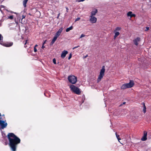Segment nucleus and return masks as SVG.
<instances>
[{"instance_id": "f257e3e1", "label": "nucleus", "mask_w": 151, "mask_h": 151, "mask_svg": "<svg viewBox=\"0 0 151 151\" xmlns=\"http://www.w3.org/2000/svg\"><path fill=\"white\" fill-rule=\"evenodd\" d=\"M7 136L11 150L12 151H16L17 145L20 142V139L12 133H9Z\"/></svg>"}, {"instance_id": "f03ea898", "label": "nucleus", "mask_w": 151, "mask_h": 151, "mask_svg": "<svg viewBox=\"0 0 151 151\" xmlns=\"http://www.w3.org/2000/svg\"><path fill=\"white\" fill-rule=\"evenodd\" d=\"M0 12L3 14L4 15V19H13V16L11 15L8 16L9 12L6 9V7L4 6H1L0 7Z\"/></svg>"}, {"instance_id": "7ed1b4c3", "label": "nucleus", "mask_w": 151, "mask_h": 151, "mask_svg": "<svg viewBox=\"0 0 151 151\" xmlns=\"http://www.w3.org/2000/svg\"><path fill=\"white\" fill-rule=\"evenodd\" d=\"M71 91L73 93L78 95H79L81 93L80 90L74 85H71L70 86Z\"/></svg>"}, {"instance_id": "20e7f679", "label": "nucleus", "mask_w": 151, "mask_h": 151, "mask_svg": "<svg viewBox=\"0 0 151 151\" xmlns=\"http://www.w3.org/2000/svg\"><path fill=\"white\" fill-rule=\"evenodd\" d=\"M105 70V66H103L100 70L99 74V75L98 78L97 80V82H99L101 80L102 78L104 76Z\"/></svg>"}, {"instance_id": "39448f33", "label": "nucleus", "mask_w": 151, "mask_h": 151, "mask_svg": "<svg viewBox=\"0 0 151 151\" xmlns=\"http://www.w3.org/2000/svg\"><path fill=\"white\" fill-rule=\"evenodd\" d=\"M68 80L70 83L72 84H75L77 80V77L73 75H70L68 77Z\"/></svg>"}, {"instance_id": "423d86ee", "label": "nucleus", "mask_w": 151, "mask_h": 151, "mask_svg": "<svg viewBox=\"0 0 151 151\" xmlns=\"http://www.w3.org/2000/svg\"><path fill=\"white\" fill-rule=\"evenodd\" d=\"M7 125V124L6 122V121L0 120V126H1V129H3L5 128Z\"/></svg>"}, {"instance_id": "0eeeda50", "label": "nucleus", "mask_w": 151, "mask_h": 151, "mask_svg": "<svg viewBox=\"0 0 151 151\" xmlns=\"http://www.w3.org/2000/svg\"><path fill=\"white\" fill-rule=\"evenodd\" d=\"M89 21L91 23H95L97 21V18L94 16H90Z\"/></svg>"}, {"instance_id": "6e6552de", "label": "nucleus", "mask_w": 151, "mask_h": 151, "mask_svg": "<svg viewBox=\"0 0 151 151\" xmlns=\"http://www.w3.org/2000/svg\"><path fill=\"white\" fill-rule=\"evenodd\" d=\"M68 53V52L66 50H64L62 52L61 55V57L62 58H65L66 55Z\"/></svg>"}, {"instance_id": "1a4fd4ad", "label": "nucleus", "mask_w": 151, "mask_h": 151, "mask_svg": "<svg viewBox=\"0 0 151 151\" xmlns=\"http://www.w3.org/2000/svg\"><path fill=\"white\" fill-rule=\"evenodd\" d=\"M128 88L132 87L133 86L134 83L132 81H131L129 83H126Z\"/></svg>"}, {"instance_id": "9d476101", "label": "nucleus", "mask_w": 151, "mask_h": 151, "mask_svg": "<svg viewBox=\"0 0 151 151\" xmlns=\"http://www.w3.org/2000/svg\"><path fill=\"white\" fill-rule=\"evenodd\" d=\"M147 132L146 131H144V135L141 138V140L142 141H145L147 139Z\"/></svg>"}, {"instance_id": "9b49d317", "label": "nucleus", "mask_w": 151, "mask_h": 151, "mask_svg": "<svg viewBox=\"0 0 151 151\" xmlns=\"http://www.w3.org/2000/svg\"><path fill=\"white\" fill-rule=\"evenodd\" d=\"M13 43L12 42H7L4 43L3 44V45L6 47H10L11 46L13 45Z\"/></svg>"}, {"instance_id": "f8f14e48", "label": "nucleus", "mask_w": 151, "mask_h": 151, "mask_svg": "<svg viewBox=\"0 0 151 151\" xmlns=\"http://www.w3.org/2000/svg\"><path fill=\"white\" fill-rule=\"evenodd\" d=\"M63 30V28H60L56 33L55 36L58 37L60 35V33H61Z\"/></svg>"}, {"instance_id": "ddd939ff", "label": "nucleus", "mask_w": 151, "mask_h": 151, "mask_svg": "<svg viewBox=\"0 0 151 151\" xmlns=\"http://www.w3.org/2000/svg\"><path fill=\"white\" fill-rule=\"evenodd\" d=\"M97 10L96 9H94L93 11L91 12V14L90 16H94L96 14L97 12Z\"/></svg>"}, {"instance_id": "4468645a", "label": "nucleus", "mask_w": 151, "mask_h": 151, "mask_svg": "<svg viewBox=\"0 0 151 151\" xmlns=\"http://www.w3.org/2000/svg\"><path fill=\"white\" fill-rule=\"evenodd\" d=\"M140 40V38L139 37H137L136 39L134 40L133 42L134 44L136 45H138V42Z\"/></svg>"}, {"instance_id": "2eb2a0df", "label": "nucleus", "mask_w": 151, "mask_h": 151, "mask_svg": "<svg viewBox=\"0 0 151 151\" xmlns=\"http://www.w3.org/2000/svg\"><path fill=\"white\" fill-rule=\"evenodd\" d=\"M127 15L128 16H130L131 17H135V15L134 14H132V12H129L127 13Z\"/></svg>"}, {"instance_id": "dca6fc26", "label": "nucleus", "mask_w": 151, "mask_h": 151, "mask_svg": "<svg viewBox=\"0 0 151 151\" xmlns=\"http://www.w3.org/2000/svg\"><path fill=\"white\" fill-rule=\"evenodd\" d=\"M57 38H58V37H57L56 36H55L54 37H53V39H52V40L51 41V42L50 43L51 45H52L54 44V43L55 41L57 40Z\"/></svg>"}, {"instance_id": "f3484780", "label": "nucleus", "mask_w": 151, "mask_h": 151, "mask_svg": "<svg viewBox=\"0 0 151 151\" xmlns=\"http://www.w3.org/2000/svg\"><path fill=\"white\" fill-rule=\"evenodd\" d=\"M121 88L122 89H124L128 88L126 83L123 84L121 86Z\"/></svg>"}, {"instance_id": "a211bd4d", "label": "nucleus", "mask_w": 151, "mask_h": 151, "mask_svg": "<svg viewBox=\"0 0 151 151\" xmlns=\"http://www.w3.org/2000/svg\"><path fill=\"white\" fill-rule=\"evenodd\" d=\"M28 1V0H23V4L24 7L26 6V4Z\"/></svg>"}, {"instance_id": "6ab92c4d", "label": "nucleus", "mask_w": 151, "mask_h": 151, "mask_svg": "<svg viewBox=\"0 0 151 151\" xmlns=\"http://www.w3.org/2000/svg\"><path fill=\"white\" fill-rule=\"evenodd\" d=\"M73 29V27L72 26H71L70 27L67 28L66 29V31L67 32H68L70 30L72 29Z\"/></svg>"}, {"instance_id": "aec40b11", "label": "nucleus", "mask_w": 151, "mask_h": 151, "mask_svg": "<svg viewBox=\"0 0 151 151\" xmlns=\"http://www.w3.org/2000/svg\"><path fill=\"white\" fill-rule=\"evenodd\" d=\"M119 35V32H115V35L114 36V39H115L116 37L118 36Z\"/></svg>"}, {"instance_id": "412c9836", "label": "nucleus", "mask_w": 151, "mask_h": 151, "mask_svg": "<svg viewBox=\"0 0 151 151\" xmlns=\"http://www.w3.org/2000/svg\"><path fill=\"white\" fill-rule=\"evenodd\" d=\"M116 137L117 139L118 140H119L121 139L119 138V136L117 134V133H115Z\"/></svg>"}, {"instance_id": "4be33fe9", "label": "nucleus", "mask_w": 151, "mask_h": 151, "mask_svg": "<svg viewBox=\"0 0 151 151\" xmlns=\"http://www.w3.org/2000/svg\"><path fill=\"white\" fill-rule=\"evenodd\" d=\"M144 104V106L143 107V111L144 113H145L146 112V107H145V105L144 104Z\"/></svg>"}, {"instance_id": "5701e85b", "label": "nucleus", "mask_w": 151, "mask_h": 151, "mask_svg": "<svg viewBox=\"0 0 151 151\" xmlns=\"http://www.w3.org/2000/svg\"><path fill=\"white\" fill-rule=\"evenodd\" d=\"M121 29V28L119 27H116V31H119Z\"/></svg>"}, {"instance_id": "b1692460", "label": "nucleus", "mask_w": 151, "mask_h": 151, "mask_svg": "<svg viewBox=\"0 0 151 151\" xmlns=\"http://www.w3.org/2000/svg\"><path fill=\"white\" fill-rule=\"evenodd\" d=\"M53 62L54 64H56V60L55 58L53 59Z\"/></svg>"}, {"instance_id": "393cba45", "label": "nucleus", "mask_w": 151, "mask_h": 151, "mask_svg": "<svg viewBox=\"0 0 151 151\" xmlns=\"http://www.w3.org/2000/svg\"><path fill=\"white\" fill-rule=\"evenodd\" d=\"M3 37L2 35L0 34V41L3 40Z\"/></svg>"}, {"instance_id": "a878e982", "label": "nucleus", "mask_w": 151, "mask_h": 151, "mask_svg": "<svg viewBox=\"0 0 151 151\" xmlns=\"http://www.w3.org/2000/svg\"><path fill=\"white\" fill-rule=\"evenodd\" d=\"M25 17V16L24 15H23L22 16V19L21 20V22L22 23V20H23V19Z\"/></svg>"}, {"instance_id": "bb28decb", "label": "nucleus", "mask_w": 151, "mask_h": 151, "mask_svg": "<svg viewBox=\"0 0 151 151\" xmlns=\"http://www.w3.org/2000/svg\"><path fill=\"white\" fill-rule=\"evenodd\" d=\"M80 19V17H78L77 18H76V20H75V22H76L78 21Z\"/></svg>"}, {"instance_id": "cd10ccee", "label": "nucleus", "mask_w": 151, "mask_h": 151, "mask_svg": "<svg viewBox=\"0 0 151 151\" xmlns=\"http://www.w3.org/2000/svg\"><path fill=\"white\" fill-rule=\"evenodd\" d=\"M85 36V35H84L83 34H82L81 35V36L80 37V38H82L83 37H84Z\"/></svg>"}, {"instance_id": "c85d7f7f", "label": "nucleus", "mask_w": 151, "mask_h": 151, "mask_svg": "<svg viewBox=\"0 0 151 151\" xmlns=\"http://www.w3.org/2000/svg\"><path fill=\"white\" fill-rule=\"evenodd\" d=\"M72 57V55H71V53H70L69 55V56L68 58V60H70L71 58Z\"/></svg>"}, {"instance_id": "c756f323", "label": "nucleus", "mask_w": 151, "mask_h": 151, "mask_svg": "<svg viewBox=\"0 0 151 151\" xmlns=\"http://www.w3.org/2000/svg\"><path fill=\"white\" fill-rule=\"evenodd\" d=\"M37 49L35 47L34 48V51L35 52H37Z\"/></svg>"}, {"instance_id": "7c9ffc66", "label": "nucleus", "mask_w": 151, "mask_h": 151, "mask_svg": "<svg viewBox=\"0 0 151 151\" xmlns=\"http://www.w3.org/2000/svg\"><path fill=\"white\" fill-rule=\"evenodd\" d=\"M79 46H76V47H74L73 48V50H74V49H75V48H76L77 47H79Z\"/></svg>"}, {"instance_id": "2f4dec72", "label": "nucleus", "mask_w": 151, "mask_h": 151, "mask_svg": "<svg viewBox=\"0 0 151 151\" xmlns=\"http://www.w3.org/2000/svg\"><path fill=\"white\" fill-rule=\"evenodd\" d=\"M149 29V27H147L146 28V29H145V31H147Z\"/></svg>"}, {"instance_id": "473e14b6", "label": "nucleus", "mask_w": 151, "mask_h": 151, "mask_svg": "<svg viewBox=\"0 0 151 151\" xmlns=\"http://www.w3.org/2000/svg\"><path fill=\"white\" fill-rule=\"evenodd\" d=\"M45 47L44 46V45L43 44L42 47V48L43 49V48H44Z\"/></svg>"}, {"instance_id": "72a5a7b5", "label": "nucleus", "mask_w": 151, "mask_h": 151, "mask_svg": "<svg viewBox=\"0 0 151 151\" xmlns=\"http://www.w3.org/2000/svg\"><path fill=\"white\" fill-rule=\"evenodd\" d=\"M60 13H59V14H58V16H57V18L58 19V18L59 17V15H60Z\"/></svg>"}, {"instance_id": "f704fd0d", "label": "nucleus", "mask_w": 151, "mask_h": 151, "mask_svg": "<svg viewBox=\"0 0 151 151\" xmlns=\"http://www.w3.org/2000/svg\"><path fill=\"white\" fill-rule=\"evenodd\" d=\"M27 41H28V40H27L26 41H25V43L24 44L25 45L26 43H27Z\"/></svg>"}, {"instance_id": "c9c22d12", "label": "nucleus", "mask_w": 151, "mask_h": 151, "mask_svg": "<svg viewBox=\"0 0 151 151\" xmlns=\"http://www.w3.org/2000/svg\"><path fill=\"white\" fill-rule=\"evenodd\" d=\"M46 40H45V41L44 42H43V45H44V44H45L46 43Z\"/></svg>"}, {"instance_id": "e433bc0d", "label": "nucleus", "mask_w": 151, "mask_h": 151, "mask_svg": "<svg viewBox=\"0 0 151 151\" xmlns=\"http://www.w3.org/2000/svg\"><path fill=\"white\" fill-rule=\"evenodd\" d=\"M66 8L67 10V12H68V8H67V7H66Z\"/></svg>"}, {"instance_id": "4c0bfd02", "label": "nucleus", "mask_w": 151, "mask_h": 151, "mask_svg": "<svg viewBox=\"0 0 151 151\" xmlns=\"http://www.w3.org/2000/svg\"><path fill=\"white\" fill-rule=\"evenodd\" d=\"M37 46H38V45H35V47H35V48H36V47H37Z\"/></svg>"}, {"instance_id": "58836bf2", "label": "nucleus", "mask_w": 151, "mask_h": 151, "mask_svg": "<svg viewBox=\"0 0 151 151\" xmlns=\"http://www.w3.org/2000/svg\"><path fill=\"white\" fill-rule=\"evenodd\" d=\"M118 141H119V142L121 144H122V145L123 144H122V143H121V142H120V140H118Z\"/></svg>"}, {"instance_id": "ea45409f", "label": "nucleus", "mask_w": 151, "mask_h": 151, "mask_svg": "<svg viewBox=\"0 0 151 151\" xmlns=\"http://www.w3.org/2000/svg\"><path fill=\"white\" fill-rule=\"evenodd\" d=\"M87 55H86V56L85 57V58H86L87 56Z\"/></svg>"}, {"instance_id": "a19ab883", "label": "nucleus", "mask_w": 151, "mask_h": 151, "mask_svg": "<svg viewBox=\"0 0 151 151\" xmlns=\"http://www.w3.org/2000/svg\"><path fill=\"white\" fill-rule=\"evenodd\" d=\"M125 102H124L123 103V104H125Z\"/></svg>"}, {"instance_id": "79ce46f5", "label": "nucleus", "mask_w": 151, "mask_h": 151, "mask_svg": "<svg viewBox=\"0 0 151 151\" xmlns=\"http://www.w3.org/2000/svg\"><path fill=\"white\" fill-rule=\"evenodd\" d=\"M1 114L0 113V116H1Z\"/></svg>"}, {"instance_id": "37998d69", "label": "nucleus", "mask_w": 151, "mask_h": 151, "mask_svg": "<svg viewBox=\"0 0 151 151\" xmlns=\"http://www.w3.org/2000/svg\"><path fill=\"white\" fill-rule=\"evenodd\" d=\"M13 13H15V14H16V13H15V12H13Z\"/></svg>"}, {"instance_id": "c03bdc74", "label": "nucleus", "mask_w": 151, "mask_h": 151, "mask_svg": "<svg viewBox=\"0 0 151 151\" xmlns=\"http://www.w3.org/2000/svg\"><path fill=\"white\" fill-rule=\"evenodd\" d=\"M83 102H84V101H83V102H82V103H83Z\"/></svg>"}]
</instances>
